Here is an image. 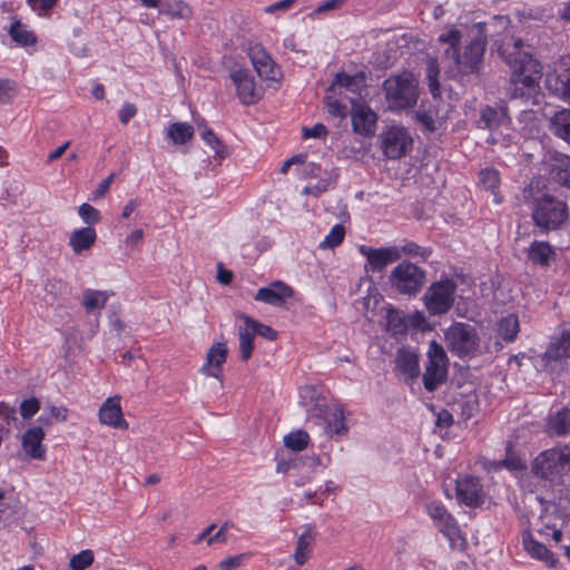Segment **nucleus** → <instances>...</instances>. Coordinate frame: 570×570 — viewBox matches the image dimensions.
Segmentation results:
<instances>
[{"mask_svg": "<svg viewBox=\"0 0 570 570\" xmlns=\"http://www.w3.org/2000/svg\"><path fill=\"white\" fill-rule=\"evenodd\" d=\"M522 39L503 42L499 47L500 56L511 69L510 81L512 85L540 86L542 78V65L539 60L524 50Z\"/></svg>", "mask_w": 570, "mask_h": 570, "instance_id": "1", "label": "nucleus"}, {"mask_svg": "<svg viewBox=\"0 0 570 570\" xmlns=\"http://www.w3.org/2000/svg\"><path fill=\"white\" fill-rule=\"evenodd\" d=\"M460 40L461 32L458 29H451L439 37L440 42L448 45V48L444 50L445 58L453 61L458 71L462 75L474 73L479 70L481 59L484 55L485 41L474 36L464 48L463 53H460L458 50Z\"/></svg>", "mask_w": 570, "mask_h": 570, "instance_id": "2", "label": "nucleus"}, {"mask_svg": "<svg viewBox=\"0 0 570 570\" xmlns=\"http://www.w3.org/2000/svg\"><path fill=\"white\" fill-rule=\"evenodd\" d=\"M568 216L569 209L566 202L552 195H543L532 203L531 217L540 233L559 229Z\"/></svg>", "mask_w": 570, "mask_h": 570, "instance_id": "3", "label": "nucleus"}, {"mask_svg": "<svg viewBox=\"0 0 570 570\" xmlns=\"http://www.w3.org/2000/svg\"><path fill=\"white\" fill-rule=\"evenodd\" d=\"M390 109L402 110L413 107L419 98L417 80L411 72L391 76L383 82Z\"/></svg>", "mask_w": 570, "mask_h": 570, "instance_id": "4", "label": "nucleus"}, {"mask_svg": "<svg viewBox=\"0 0 570 570\" xmlns=\"http://www.w3.org/2000/svg\"><path fill=\"white\" fill-rule=\"evenodd\" d=\"M570 471V444L540 453L532 463L534 475L553 480Z\"/></svg>", "mask_w": 570, "mask_h": 570, "instance_id": "5", "label": "nucleus"}, {"mask_svg": "<svg viewBox=\"0 0 570 570\" xmlns=\"http://www.w3.org/2000/svg\"><path fill=\"white\" fill-rule=\"evenodd\" d=\"M389 279L397 293L415 296L425 285L426 273L417 265L403 261L392 269Z\"/></svg>", "mask_w": 570, "mask_h": 570, "instance_id": "6", "label": "nucleus"}, {"mask_svg": "<svg viewBox=\"0 0 570 570\" xmlns=\"http://www.w3.org/2000/svg\"><path fill=\"white\" fill-rule=\"evenodd\" d=\"M445 341L449 350L464 357L475 353L480 345V338L476 330L465 323H454L445 332Z\"/></svg>", "mask_w": 570, "mask_h": 570, "instance_id": "7", "label": "nucleus"}, {"mask_svg": "<svg viewBox=\"0 0 570 570\" xmlns=\"http://www.w3.org/2000/svg\"><path fill=\"white\" fill-rule=\"evenodd\" d=\"M448 356L444 348L432 341L428 352V364L423 374L426 391L434 392L448 379Z\"/></svg>", "mask_w": 570, "mask_h": 570, "instance_id": "8", "label": "nucleus"}, {"mask_svg": "<svg viewBox=\"0 0 570 570\" xmlns=\"http://www.w3.org/2000/svg\"><path fill=\"white\" fill-rule=\"evenodd\" d=\"M456 284L453 279L445 278L434 282L426 289L423 299L431 315L445 314L454 303Z\"/></svg>", "mask_w": 570, "mask_h": 570, "instance_id": "9", "label": "nucleus"}, {"mask_svg": "<svg viewBox=\"0 0 570 570\" xmlns=\"http://www.w3.org/2000/svg\"><path fill=\"white\" fill-rule=\"evenodd\" d=\"M360 253L366 258V271L382 273L385 268L401 259V250L396 246L373 248L360 246Z\"/></svg>", "mask_w": 570, "mask_h": 570, "instance_id": "10", "label": "nucleus"}, {"mask_svg": "<svg viewBox=\"0 0 570 570\" xmlns=\"http://www.w3.org/2000/svg\"><path fill=\"white\" fill-rule=\"evenodd\" d=\"M412 146V138L404 128L392 127L382 135V148L390 159H400Z\"/></svg>", "mask_w": 570, "mask_h": 570, "instance_id": "11", "label": "nucleus"}, {"mask_svg": "<svg viewBox=\"0 0 570 570\" xmlns=\"http://www.w3.org/2000/svg\"><path fill=\"white\" fill-rule=\"evenodd\" d=\"M229 77L243 105H254L261 99V92L256 89L254 77L248 70H233Z\"/></svg>", "mask_w": 570, "mask_h": 570, "instance_id": "12", "label": "nucleus"}, {"mask_svg": "<svg viewBox=\"0 0 570 570\" xmlns=\"http://www.w3.org/2000/svg\"><path fill=\"white\" fill-rule=\"evenodd\" d=\"M352 110V127L353 130L362 136H371L375 131L377 116L366 105L356 101L354 98L351 99Z\"/></svg>", "mask_w": 570, "mask_h": 570, "instance_id": "13", "label": "nucleus"}, {"mask_svg": "<svg viewBox=\"0 0 570 570\" xmlns=\"http://www.w3.org/2000/svg\"><path fill=\"white\" fill-rule=\"evenodd\" d=\"M248 56L256 72L261 78L266 80L278 79L281 75L279 69L277 68V65L262 45L256 43L254 46H250L248 49Z\"/></svg>", "mask_w": 570, "mask_h": 570, "instance_id": "14", "label": "nucleus"}, {"mask_svg": "<svg viewBox=\"0 0 570 570\" xmlns=\"http://www.w3.org/2000/svg\"><path fill=\"white\" fill-rule=\"evenodd\" d=\"M455 493L458 500L470 507L476 508L483 504L484 493L480 480L474 476H464L456 481Z\"/></svg>", "mask_w": 570, "mask_h": 570, "instance_id": "15", "label": "nucleus"}, {"mask_svg": "<svg viewBox=\"0 0 570 570\" xmlns=\"http://www.w3.org/2000/svg\"><path fill=\"white\" fill-rule=\"evenodd\" d=\"M561 72L547 75L546 87L557 97L570 99V55L560 59Z\"/></svg>", "mask_w": 570, "mask_h": 570, "instance_id": "16", "label": "nucleus"}, {"mask_svg": "<svg viewBox=\"0 0 570 570\" xmlns=\"http://www.w3.org/2000/svg\"><path fill=\"white\" fill-rule=\"evenodd\" d=\"M510 24V19L507 16H494L490 20L484 22H478L474 28L476 29V37L484 39L487 42L488 38H491L495 43H499L498 48L503 42L515 40L514 38L501 40L499 37L504 32Z\"/></svg>", "mask_w": 570, "mask_h": 570, "instance_id": "17", "label": "nucleus"}, {"mask_svg": "<svg viewBox=\"0 0 570 570\" xmlns=\"http://www.w3.org/2000/svg\"><path fill=\"white\" fill-rule=\"evenodd\" d=\"M293 295L294 291L291 286L282 281H275L266 287L259 288L254 299L273 306H282Z\"/></svg>", "mask_w": 570, "mask_h": 570, "instance_id": "18", "label": "nucleus"}, {"mask_svg": "<svg viewBox=\"0 0 570 570\" xmlns=\"http://www.w3.org/2000/svg\"><path fill=\"white\" fill-rule=\"evenodd\" d=\"M45 431L41 426L28 429L21 438V446L24 453L33 460H45L46 448L42 444Z\"/></svg>", "mask_w": 570, "mask_h": 570, "instance_id": "19", "label": "nucleus"}, {"mask_svg": "<svg viewBox=\"0 0 570 570\" xmlns=\"http://www.w3.org/2000/svg\"><path fill=\"white\" fill-rule=\"evenodd\" d=\"M99 421L101 424L118 429H127L128 423L122 416L120 397H108L99 409Z\"/></svg>", "mask_w": 570, "mask_h": 570, "instance_id": "20", "label": "nucleus"}, {"mask_svg": "<svg viewBox=\"0 0 570 570\" xmlns=\"http://www.w3.org/2000/svg\"><path fill=\"white\" fill-rule=\"evenodd\" d=\"M510 124L508 108L502 105L484 106L480 111L478 126L483 129L495 130Z\"/></svg>", "mask_w": 570, "mask_h": 570, "instance_id": "21", "label": "nucleus"}, {"mask_svg": "<svg viewBox=\"0 0 570 570\" xmlns=\"http://www.w3.org/2000/svg\"><path fill=\"white\" fill-rule=\"evenodd\" d=\"M227 358V347L225 343H214L206 354V363L202 367V373L220 379L222 366Z\"/></svg>", "mask_w": 570, "mask_h": 570, "instance_id": "22", "label": "nucleus"}, {"mask_svg": "<svg viewBox=\"0 0 570 570\" xmlns=\"http://www.w3.org/2000/svg\"><path fill=\"white\" fill-rule=\"evenodd\" d=\"M395 368L409 383L420 375L419 356L409 350H400L395 357Z\"/></svg>", "mask_w": 570, "mask_h": 570, "instance_id": "23", "label": "nucleus"}, {"mask_svg": "<svg viewBox=\"0 0 570 570\" xmlns=\"http://www.w3.org/2000/svg\"><path fill=\"white\" fill-rule=\"evenodd\" d=\"M328 89L337 94H342L341 89H345L361 97L365 89V76L363 72L355 75L338 72Z\"/></svg>", "mask_w": 570, "mask_h": 570, "instance_id": "24", "label": "nucleus"}, {"mask_svg": "<svg viewBox=\"0 0 570 570\" xmlns=\"http://www.w3.org/2000/svg\"><path fill=\"white\" fill-rule=\"evenodd\" d=\"M426 511L444 534L450 537L458 531L455 519L448 512L442 503L433 501L428 504Z\"/></svg>", "mask_w": 570, "mask_h": 570, "instance_id": "25", "label": "nucleus"}, {"mask_svg": "<svg viewBox=\"0 0 570 570\" xmlns=\"http://www.w3.org/2000/svg\"><path fill=\"white\" fill-rule=\"evenodd\" d=\"M508 95L510 99L520 100L527 106H539L542 97L540 86H521L512 85V82H509Z\"/></svg>", "mask_w": 570, "mask_h": 570, "instance_id": "26", "label": "nucleus"}, {"mask_svg": "<svg viewBox=\"0 0 570 570\" xmlns=\"http://www.w3.org/2000/svg\"><path fill=\"white\" fill-rule=\"evenodd\" d=\"M556 257V250L548 242L534 240L528 249V259L542 267L549 266Z\"/></svg>", "mask_w": 570, "mask_h": 570, "instance_id": "27", "label": "nucleus"}, {"mask_svg": "<svg viewBox=\"0 0 570 570\" xmlns=\"http://www.w3.org/2000/svg\"><path fill=\"white\" fill-rule=\"evenodd\" d=\"M316 411L317 413H314L313 415L326 421L325 430L328 435H343L347 432V426L344 422V412L342 409H335L332 412L331 417L327 416L326 409L318 406Z\"/></svg>", "mask_w": 570, "mask_h": 570, "instance_id": "28", "label": "nucleus"}, {"mask_svg": "<svg viewBox=\"0 0 570 570\" xmlns=\"http://www.w3.org/2000/svg\"><path fill=\"white\" fill-rule=\"evenodd\" d=\"M97 238L95 228L87 226L71 233L69 245L75 254H80L92 247Z\"/></svg>", "mask_w": 570, "mask_h": 570, "instance_id": "29", "label": "nucleus"}, {"mask_svg": "<svg viewBox=\"0 0 570 570\" xmlns=\"http://www.w3.org/2000/svg\"><path fill=\"white\" fill-rule=\"evenodd\" d=\"M303 529L304 531L297 539L294 552V560L298 566H303L307 561V551L316 539V533L313 531V527L311 524L304 525Z\"/></svg>", "mask_w": 570, "mask_h": 570, "instance_id": "30", "label": "nucleus"}, {"mask_svg": "<svg viewBox=\"0 0 570 570\" xmlns=\"http://www.w3.org/2000/svg\"><path fill=\"white\" fill-rule=\"evenodd\" d=\"M523 546L525 551L538 560L543 561L549 568L557 566V558L554 554L542 543L535 541L531 537L523 538Z\"/></svg>", "mask_w": 570, "mask_h": 570, "instance_id": "31", "label": "nucleus"}, {"mask_svg": "<svg viewBox=\"0 0 570 570\" xmlns=\"http://www.w3.org/2000/svg\"><path fill=\"white\" fill-rule=\"evenodd\" d=\"M567 357H570V331H563L559 338L550 343L544 353V358L548 361Z\"/></svg>", "mask_w": 570, "mask_h": 570, "instance_id": "32", "label": "nucleus"}, {"mask_svg": "<svg viewBox=\"0 0 570 570\" xmlns=\"http://www.w3.org/2000/svg\"><path fill=\"white\" fill-rule=\"evenodd\" d=\"M550 129L554 136L570 144V109L557 111L550 119Z\"/></svg>", "mask_w": 570, "mask_h": 570, "instance_id": "33", "label": "nucleus"}, {"mask_svg": "<svg viewBox=\"0 0 570 570\" xmlns=\"http://www.w3.org/2000/svg\"><path fill=\"white\" fill-rule=\"evenodd\" d=\"M480 185L485 189L490 190L493 195V202L495 204L502 203V196L499 191L500 186V174L494 168H484L479 173Z\"/></svg>", "mask_w": 570, "mask_h": 570, "instance_id": "34", "label": "nucleus"}, {"mask_svg": "<svg viewBox=\"0 0 570 570\" xmlns=\"http://www.w3.org/2000/svg\"><path fill=\"white\" fill-rule=\"evenodd\" d=\"M159 13L171 19H190L193 11L183 0H164L160 3Z\"/></svg>", "mask_w": 570, "mask_h": 570, "instance_id": "35", "label": "nucleus"}, {"mask_svg": "<svg viewBox=\"0 0 570 570\" xmlns=\"http://www.w3.org/2000/svg\"><path fill=\"white\" fill-rule=\"evenodd\" d=\"M550 174L554 181L570 188V157L557 156L551 164Z\"/></svg>", "mask_w": 570, "mask_h": 570, "instance_id": "36", "label": "nucleus"}, {"mask_svg": "<svg viewBox=\"0 0 570 570\" xmlns=\"http://www.w3.org/2000/svg\"><path fill=\"white\" fill-rule=\"evenodd\" d=\"M548 428L551 433L566 435L570 432V409H561L550 415Z\"/></svg>", "mask_w": 570, "mask_h": 570, "instance_id": "37", "label": "nucleus"}, {"mask_svg": "<svg viewBox=\"0 0 570 570\" xmlns=\"http://www.w3.org/2000/svg\"><path fill=\"white\" fill-rule=\"evenodd\" d=\"M108 294L102 291L86 289L82 295V306L87 313H94L105 307Z\"/></svg>", "mask_w": 570, "mask_h": 570, "instance_id": "38", "label": "nucleus"}, {"mask_svg": "<svg viewBox=\"0 0 570 570\" xmlns=\"http://www.w3.org/2000/svg\"><path fill=\"white\" fill-rule=\"evenodd\" d=\"M519 318L514 314L503 317L498 325V335L505 342H512L519 333Z\"/></svg>", "mask_w": 570, "mask_h": 570, "instance_id": "39", "label": "nucleus"}, {"mask_svg": "<svg viewBox=\"0 0 570 570\" xmlns=\"http://www.w3.org/2000/svg\"><path fill=\"white\" fill-rule=\"evenodd\" d=\"M167 136L174 144L183 145L193 138L194 128L186 122H175L168 127Z\"/></svg>", "mask_w": 570, "mask_h": 570, "instance_id": "40", "label": "nucleus"}, {"mask_svg": "<svg viewBox=\"0 0 570 570\" xmlns=\"http://www.w3.org/2000/svg\"><path fill=\"white\" fill-rule=\"evenodd\" d=\"M239 336V353L243 361H248L254 350V337L255 334L248 324L244 323V326L238 327Z\"/></svg>", "mask_w": 570, "mask_h": 570, "instance_id": "41", "label": "nucleus"}, {"mask_svg": "<svg viewBox=\"0 0 570 570\" xmlns=\"http://www.w3.org/2000/svg\"><path fill=\"white\" fill-rule=\"evenodd\" d=\"M498 468H503L509 471H523L527 469V463L523 461L512 448L511 442L507 443L505 458L497 463Z\"/></svg>", "mask_w": 570, "mask_h": 570, "instance_id": "42", "label": "nucleus"}, {"mask_svg": "<svg viewBox=\"0 0 570 570\" xmlns=\"http://www.w3.org/2000/svg\"><path fill=\"white\" fill-rule=\"evenodd\" d=\"M9 35L12 40L20 46H29L36 43V37L33 33L29 31L20 21H16L11 24Z\"/></svg>", "mask_w": 570, "mask_h": 570, "instance_id": "43", "label": "nucleus"}, {"mask_svg": "<svg viewBox=\"0 0 570 570\" xmlns=\"http://www.w3.org/2000/svg\"><path fill=\"white\" fill-rule=\"evenodd\" d=\"M238 317L242 318L245 324H248L250 326L255 336L259 335L269 341H274L277 337V332L273 330L271 326L265 325L246 314H239Z\"/></svg>", "mask_w": 570, "mask_h": 570, "instance_id": "44", "label": "nucleus"}, {"mask_svg": "<svg viewBox=\"0 0 570 570\" xmlns=\"http://www.w3.org/2000/svg\"><path fill=\"white\" fill-rule=\"evenodd\" d=\"M386 330L392 335H400L406 332L407 325L399 311L393 308L387 311Z\"/></svg>", "mask_w": 570, "mask_h": 570, "instance_id": "45", "label": "nucleus"}, {"mask_svg": "<svg viewBox=\"0 0 570 570\" xmlns=\"http://www.w3.org/2000/svg\"><path fill=\"white\" fill-rule=\"evenodd\" d=\"M309 441V436L305 431L298 430L284 436V445L295 452L303 451Z\"/></svg>", "mask_w": 570, "mask_h": 570, "instance_id": "46", "label": "nucleus"}, {"mask_svg": "<svg viewBox=\"0 0 570 570\" xmlns=\"http://www.w3.org/2000/svg\"><path fill=\"white\" fill-rule=\"evenodd\" d=\"M344 236L345 227L342 224H336L322 240L320 247L323 249H333L342 244Z\"/></svg>", "mask_w": 570, "mask_h": 570, "instance_id": "47", "label": "nucleus"}, {"mask_svg": "<svg viewBox=\"0 0 570 570\" xmlns=\"http://www.w3.org/2000/svg\"><path fill=\"white\" fill-rule=\"evenodd\" d=\"M95 560L94 551L90 549L82 550L70 558L69 567L71 570H86Z\"/></svg>", "mask_w": 570, "mask_h": 570, "instance_id": "48", "label": "nucleus"}, {"mask_svg": "<svg viewBox=\"0 0 570 570\" xmlns=\"http://www.w3.org/2000/svg\"><path fill=\"white\" fill-rule=\"evenodd\" d=\"M440 69L435 59H430L428 62L426 78L429 81V89L433 97L440 95V82H439Z\"/></svg>", "mask_w": 570, "mask_h": 570, "instance_id": "49", "label": "nucleus"}, {"mask_svg": "<svg viewBox=\"0 0 570 570\" xmlns=\"http://www.w3.org/2000/svg\"><path fill=\"white\" fill-rule=\"evenodd\" d=\"M202 138L217 156H225V146L212 129L205 128L202 132Z\"/></svg>", "mask_w": 570, "mask_h": 570, "instance_id": "50", "label": "nucleus"}, {"mask_svg": "<svg viewBox=\"0 0 570 570\" xmlns=\"http://www.w3.org/2000/svg\"><path fill=\"white\" fill-rule=\"evenodd\" d=\"M400 250L401 255L405 254L413 257L420 256L422 257L423 261H426L432 254V250L430 248H423L414 242L406 243L400 248Z\"/></svg>", "mask_w": 570, "mask_h": 570, "instance_id": "51", "label": "nucleus"}, {"mask_svg": "<svg viewBox=\"0 0 570 570\" xmlns=\"http://www.w3.org/2000/svg\"><path fill=\"white\" fill-rule=\"evenodd\" d=\"M78 214L87 224H95L100 220V213L94 206L85 203L79 206Z\"/></svg>", "mask_w": 570, "mask_h": 570, "instance_id": "52", "label": "nucleus"}, {"mask_svg": "<svg viewBox=\"0 0 570 570\" xmlns=\"http://www.w3.org/2000/svg\"><path fill=\"white\" fill-rule=\"evenodd\" d=\"M40 410V402L36 397L23 400L20 404V415L27 420L32 417Z\"/></svg>", "mask_w": 570, "mask_h": 570, "instance_id": "53", "label": "nucleus"}, {"mask_svg": "<svg viewBox=\"0 0 570 570\" xmlns=\"http://www.w3.org/2000/svg\"><path fill=\"white\" fill-rule=\"evenodd\" d=\"M325 104L330 115L338 118H345L347 116V106L341 104L337 99L332 97L325 98Z\"/></svg>", "mask_w": 570, "mask_h": 570, "instance_id": "54", "label": "nucleus"}, {"mask_svg": "<svg viewBox=\"0 0 570 570\" xmlns=\"http://www.w3.org/2000/svg\"><path fill=\"white\" fill-rule=\"evenodd\" d=\"M303 138H325L328 134L326 126L323 124H316L312 128L303 127Z\"/></svg>", "mask_w": 570, "mask_h": 570, "instance_id": "55", "label": "nucleus"}, {"mask_svg": "<svg viewBox=\"0 0 570 570\" xmlns=\"http://www.w3.org/2000/svg\"><path fill=\"white\" fill-rule=\"evenodd\" d=\"M16 420V409L0 402V426L2 425L4 428V425H10Z\"/></svg>", "mask_w": 570, "mask_h": 570, "instance_id": "56", "label": "nucleus"}, {"mask_svg": "<svg viewBox=\"0 0 570 570\" xmlns=\"http://www.w3.org/2000/svg\"><path fill=\"white\" fill-rule=\"evenodd\" d=\"M345 0H326L311 13V17H314L315 14L324 13L326 11H332L338 9Z\"/></svg>", "mask_w": 570, "mask_h": 570, "instance_id": "57", "label": "nucleus"}, {"mask_svg": "<svg viewBox=\"0 0 570 570\" xmlns=\"http://www.w3.org/2000/svg\"><path fill=\"white\" fill-rule=\"evenodd\" d=\"M137 114V108L134 104L126 102L119 111V120L121 124L127 125L131 118Z\"/></svg>", "mask_w": 570, "mask_h": 570, "instance_id": "58", "label": "nucleus"}, {"mask_svg": "<svg viewBox=\"0 0 570 570\" xmlns=\"http://www.w3.org/2000/svg\"><path fill=\"white\" fill-rule=\"evenodd\" d=\"M50 417L56 421L65 422L68 419V409L65 406L48 405Z\"/></svg>", "mask_w": 570, "mask_h": 570, "instance_id": "59", "label": "nucleus"}, {"mask_svg": "<svg viewBox=\"0 0 570 570\" xmlns=\"http://www.w3.org/2000/svg\"><path fill=\"white\" fill-rule=\"evenodd\" d=\"M417 121L424 126V128L429 131L435 130V121L434 118L426 111H419L416 114Z\"/></svg>", "mask_w": 570, "mask_h": 570, "instance_id": "60", "label": "nucleus"}, {"mask_svg": "<svg viewBox=\"0 0 570 570\" xmlns=\"http://www.w3.org/2000/svg\"><path fill=\"white\" fill-rule=\"evenodd\" d=\"M115 178V174H110L107 178H105L97 189L94 191V200H97L105 196V194L108 191L112 180Z\"/></svg>", "mask_w": 570, "mask_h": 570, "instance_id": "61", "label": "nucleus"}, {"mask_svg": "<svg viewBox=\"0 0 570 570\" xmlns=\"http://www.w3.org/2000/svg\"><path fill=\"white\" fill-rule=\"evenodd\" d=\"M244 557H245L244 554L229 557V558L220 561L219 568L222 570H232L234 568H237L240 566Z\"/></svg>", "mask_w": 570, "mask_h": 570, "instance_id": "62", "label": "nucleus"}, {"mask_svg": "<svg viewBox=\"0 0 570 570\" xmlns=\"http://www.w3.org/2000/svg\"><path fill=\"white\" fill-rule=\"evenodd\" d=\"M217 279L219 283L228 285L233 279V273L224 268L222 264H218Z\"/></svg>", "mask_w": 570, "mask_h": 570, "instance_id": "63", "label": "nucleus"}, {"mask_svg": "<svg viewBox=\"0 0 570 570\" xmlns=\"http://www.w3.org/2000/svg\"><path fill=\"white\" fill-rule=\"evenodd\" d=\"M28 3L33 8H40L41 10H49L55 7L58 0H27Z\"/></svg>", "mask_w": 570, "mask_h": 570, "instance_id": "64", "label": "nucleus"}]
</instances>
